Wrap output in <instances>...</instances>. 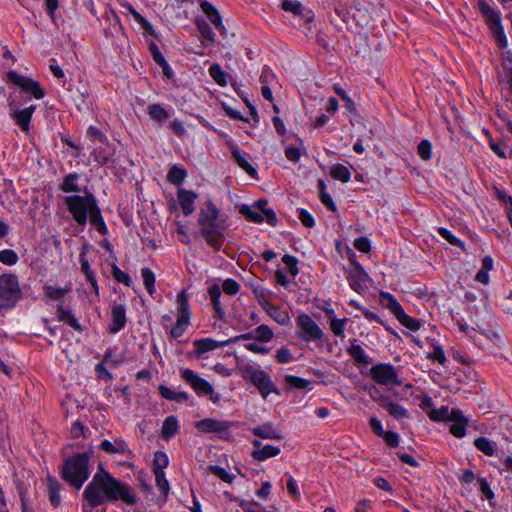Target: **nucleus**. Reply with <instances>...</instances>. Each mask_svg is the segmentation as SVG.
<instances>
[{"label":"nucleus","instance_id":"8fccbe9b","mask_svg":"<svg viewBox=\"0 0 512 512\" xmlns=\"http://www.w3.org/2000/svg\"><path fill=\"white\" fill-rule=\"evenodd\" d=\"M437 232L439 235L444 238L447 242H449L451 245L457 246L459 248L464 249V242L460 240L458 237H456L450 230H448L445 227H439L437 229Z\"/></svg>","mask_w":512,"mask_h":512},{"label":"nucleus","instance_id":"1a4fd4ad","mask_svg":"<svg viewBox=\"0 0 512 512\" xmlns=\"http://www.w3.org/2000/svg\"><path fill=\"white\" fill-rule=\"evenodd\" d=\"M369 376L375 383L381 386L395 387L403 384L397 369L391 363L373 365L369 370Z\"/></svg>","mask_w":512,"mask_h":512},{"label":"nucleus","instance_id":"f3484780","mask_svg":"<svg viewBox=\"0 0 512 512\" xmlns=\"http://www.w3.org/2000/svg\"><path fill=\"white\" fill-rule=\"evenodd\" d=\"M281 7L284 11L291 12L295 16L301 17L307 23H310L314 20V12L311 9L303 6L297 0H283Z\"/></svg>","mask_w":512,"mask_h":512},{"label":"nucleus","instance_id":"a19ab883","mask_svg":"<svg viewBox=\"0 0 512 512\" xmlns=\"http://www.w3.org/2000/svg\"><path fill=\"white\" fill-rule=\"evenodd\" d=\"M187 176L186 170L182 166L174 165L170 168L167 174V180L174 185L183 183Z\"/></svg>","mask_w":512,"mask_h":512},{"label":"nucleus","instance_id":"c9c22d12","mask_svg":"<svg viewBox=\"0 0 512 512\" xmlns=\"http://www.w3.org/2000/svg\"><path fill=\"white\" fill-rule=\"evenodd\" d=\"M81 271L85 274L87 282L92 289L98 294V284L94 272L91 270L90 264L84 254L80 255Z\"/></svg>","mask_w":512,"mask_h":512},{"label":"nucleus","instance_id":"338daca9","mask_svg":"<svg viewBox=\"0 0 512 512\" xmlns=\"http://www.w3.org/2000/svg\"><path fill=\"white\" fill-rule=\"evenodd\" d=\"M18 255L14 250L4 249L2 250V264L14 265L18 261Z\"/></svg>","mask_w":512,"mask_h":512},{"label":"nucleus","instance_id":"4c0bfd02","mask_svg":"<svg viewBox=\"0 0 512 512\" xmlns=\"http://www.w3.org/2000/svg\"><path fill=\"white\" fill-rule=\"evenodd\" d=\"M100 448L108 454L124 453L126 451V443L117 439L114 443L109 440H103L100 444Z\"/></svg>","mask_w":512,"mask_h":512},{"label":"nucleus","instance_id":"de8ad7c7","mask_svg":"<svg viewBox=\"0 0 512 512\" xmlns=\"http://www.w3.org/2000/svg\"><path fill=\"white\" fill-rule=\"evenodd\" d=\"M396 318L404 327L411 331H418L421 327L420 321L409 316L405 311L401 312Z\"/></svg>","mask_w":512,"mask_h":512},{"label":"nucleus","instance_id":"dca6fc26","mask_svg":"<svg viewBox=\"0 0 512 512\" xmlns=\"http://www.w3.org/2000/svg\"><path fill=\"white\" fill-rule=\"evenodd\" d=\"M450 415V433L456 438H463L466 435V428L469 423L468 418L458 408H452Z\"/></svg>","mask_w":512,"mask_h":512},{"label":"nucleus","instance_id":"393cba45","mask_svg":"<svg viewBox=\"0 0 512 512\" xmlns=\"http://www.w3.org/2000/svg\"><path fill=\"white\" fill-rule=\"evenodd\" d=\"M180 430L179 421L175 416H168L162 424L161 436L165 440L173 438Z\"/></svg>","mask_w":512,"mask_h":512},{"label":"nucleus","instance_id":"58836bf2","mask_svg":"<svg viewBox=\"0 0 512 512\" xmlns=\"http://www.w3.org/2000/svg\"><path fill=\"white\" fill-rule=\"evenodd\" d=\"M239 212L250 222L257 224L264 222V217L261 212L257 209H253V207L247 204L241 205Z\"/></svg>","mask_w":512,"mask_h":512},{"label":"nucleus","instance_id":"4d7b16f0","mask_svg":"<svg viewBox=\"0 0 512 512\" xmlns=\"http://www.w3.org/2000/svg\"><path fill=\"white\" fill-rule=\"evenodd\" d=\"M282 261L287 266L290 275L294 279L297 276V274L299 273V269L297 266V264H298L297 258L292 255L285 254L282 258Z\"/></svg>","mask_w":512,"mask_h":512},{"label":"nucleus","instance_id":"bf43d9fd","mask_svg":"<svg viewBox=\"0 0 512 512\" xmlns=\"http://www.w3.org/2000/svg\"><path fill=\"white\" fill-rule=\"evenodd\" d=\"M222 289L228 295H235L240 290V284L232 278H227L222 283Z\"/></svg>","mask_w":512,"mask_h":512},{"label":"nucleus","instance_id":"680f3d73","mask_svg":"<svg viewBox=\"0 0 512 512\" xmlns=\"http://www.w3.org/2000/svg\"><path fill=\"white\" fill-rule=\"evenodd\" d=\"M112 156L113 153L107 152L106 150L98 149L94 151V159L101 166L110 163L112 161Z\"/></svg>","mask_w":512,"mask_h":512},{"label":"nucleus","instance_id":"412c9836","mask_svg":"<svg viewBox=\"0 0 512 512\" xmlns=\"http://www.w3.org/2000/svg\"><path fill=\"white\" fill-rule=\"evenodd\" d=\"M198 194L193 190L179 188L177 190V199L185 216H190L195 210V201Z\"/></svg>","mask_w":512,"mask_h":512},{"label":"nucleus","instance_id":"09e8293b","mask_svg":"<svg viewBox=\"0 0 512 512\" xmlns=\"http://www.w3.org/2000/svg\"><path fill=\"white\" fill-rule=\"evenodd\" d=\"M285 382L291 388L312 389V387H311L312 381L298 377V376L287 375L285 377Z\"/></svg>","mask_w":512,"mask_h":512},{"label":"nucleus","instance_id":"423d86ee","mask_svg":"<svg viewBox=\"0 0 512 512\" xmlns=\"http://www.w3.org/2000/svg\"><path fill=\"white\" fill-rule=\"evenodd\" d=\"M64 203L74 221L81 226L87 223L89 215L98 207L95 196L87 191L84 195L73 194L66 196Z\"/></svg>","mask_w":512,"mask_h":512},{"label":"nucleus","instance_id":"603ef678","mask_svg":"<svg viewBox=\"0 0 512 512\" xmlns=\"http://www.w3.org/2000/svg\"><path fill=\"white\" fill-rule=\"evenodd\" d=\"M196 25L203 39L210 42L215 41V33L205 20H197Z\"/></svg>","mask_w":512,"mask_h":512},{"label":"nucleus","instance_id":"b1692460","mask_svg":"<svg viewBox=\"0 0 512 512\" xmlns=\"http://www.w3.org/2000/svg\"><path fill=\"white\" fill-rule=\"evenodd\" d=\"M231 155L238 166L242 168L247 174L252 177L257 174L256 169L248 161V154L241 150L238 146H231Z\"/></svg>","mask_w":512,"mask_h":512},{"label":"nucleus","instance_id":"a18cd8bd","mask_svg":"<svg viewBox=\"0 0 512 512\" xmlns=\"http://www.w3.org/2000/svg\"><path fill=\"white\" fill-rule=\"evenodd\" d=\"M318 191L321 202L330 210L336 211V205L330 196V194L326 191V184L323 180H319L318 182Z\"/></svg>","mask_w":512,"mask_h":512},{"label":"nucleus","instance_id":"a211bd4d","mask_svg":"<svg viewBox=\"0 0 512 512\" xmlns=\"http://www.w3.org/2000/svg\"><path fill=\"white\" fill-rule=\"evenodd\" d=\"M126 308L123 304L114 303L111 307V324L109 331L117 334L126 326Z\"/></svg>","mask_w":512,"mask_h":512},{"label":"nucleus","instance_id":"3c124183","mask_svg":"<svg viewBox=\"0 0 512 512\" xmlns=\"http://www.w3.org/2000/svg\"><path fill=\"white\" fill-rule=\"evenodd\" d=\"M169 460L165 452L157 451L154 454L153 459V472L164 471V469L168 466Z\"/></svg>","mask_w":512,"mask_h":512},{"label":"nucleus","instance_id":"c756f323","mask_svg":"<svg viewBox=\"0 0 512 512\" xmlns=\"http://www.w3.org/2000/svg\"><path fill=\"white\" fill-rule=\"evenodd\" d=\"M253 435L263 439H281L282 436L274 426L270 423L263 424L261 426L254 427L252 429Z\"/></svg>","mask_w":512,"mask_h":512},{"label":"nucleus","instance_id":"ddd939ff","mask_svg":"<svg viewBox=\"0 0 512 512\" xmlns=\"http://www.w3.org/2000/svg\"><path fill=\"white\" fill-rule=\"evenodd\" d=\"M347 280L355 292L362 293L367 288L369 276L359 263H355L348 272Z\"/></svg>","mask_w":512,"mask_h":512},{"label":"nucleus","instance_id":"5fc2aeb1","mask_svg":"<svg viewBox=\"0 0 512 512\" xmlns=\"http://www.w3.org/2000/svg\"><path fill=\"white\" fill-rule=\"evenodd\" d=\"M346 322L347 318L338 319L335 317H331L329 318L330 330L335 336H343Z\"/></svg>","mask_w":512,"mask_h":512},{"label":"nucleus","instance_id":"6e6d98bb","mask_svg":"<svg viewBox=\"0 0 512 512\" xmlns=\"http://www.w3.org/2000/svg\"><path fill=\"white\" fill-rule=\"evenodd\" d=\"M155 475V481L158 489L161 491V493L166 498L170 491V485L168 480L166 479L164 471L156 472Z\"/></svg>","mask_w":512,"mask_h":512},{"label":"nucleus","instance_id":"7ed1b4c3","mask_svg":"<svg viewBox=\"0 0 512 512\" xmlns=\"http://www.w3.org/2000/svg\"><path fill=\"white\" fill-rule=\"evenodd\" d=\"M227 220L228 216L211 199L206 200L200 207L197 221L200 234L215 251H220L226 240Z\"/></svg>","mask_w":512,"mask_h":512},{"label":"nucleus","instance_id":"9d476101","mask_svg":"<svg viewBox=\"0 0 512 512\" xmlns=\"http://www.w3.org/2000/svg\"><path fill=\"white\" fill-rule=\"evenodd\" d=\"M296 336L304 342L320 340L324 333L319 325L306 313L300 314L296 318Z\"/></svg>","mask_w":512,"mask_h":512},{"label":"nucleus","instance_id":"774afa93","mask_svg":"<svg viewBox=\"0 0 512 512\" xmlns=\"http://www.w3.org/2000/svg\"><path fill=\"white\" fill-rule=\"evenodd\" d=\"M113 276L119 283H122L128 287H130L132 284V279L129 276V274L120 270L117 267L113 269Z\"/></svg>","mask_w":512,"mask_h":512},{"label":"nucleus","instance_id":"c03bdc74","mask_svg":"<svg viewBox=\"0 0 512 512\" xmlns=\"http://www.w3.org/2000/svg\"><path fill=\"white\" fill-rule=\"evenodd\" d=\"M141 277H142L145 289L147 290V292L150 295H153L156 291L154 272L150 268L144 267L141 269Z\"/></svg>","mask_w":512,"mask_h":512},{"label":"nucleus","instance_id":"9b49d317","mask_svg":"<svg viewBox=\"0 0 512 512\" xmlns=\"http://www.w3.org/2000/svg\"><path fill=\"white\" fill-rule=\"evenodd\" d=\"M22 299L18 279L13 274H2V309L13 308Z\"/></svg>","mask_w":512,"mask_h":512},{"label":"nucleus","instance_id":"f257e3e1","mask_svg":"<svg viewBox=\"0 0 512 512\" xmlns=\"http://www.w3.org/2000/svg\"><path fill=\"white\" fill-rule=\"evenodd\" d=\"M6 82L10 89H20L19 92L14 91L8 96V115L13 123L28 135L31 131L32 116L37 108L36 104L30 103L31 97L43 99L45 91L39 82L13 70L7 73Z\"/></svg>","mask_w":512,"mask_h":512},{"label":"nucleus","instance_id":"4be33fe9","mask_svg":"<svg viewBox=\"0 0 512 512\" xmlns=\"http://www.w3.org/2000/svg\"><path fill=\"white\" fill-rule=\"evenodd\" d=\"M200 8L205 13V15L208 17L210 22L214 25V27L221 34H224L226 31V28L223 25L222 17L220 15L219 11L216 9V7L210 2H208L206 0H202L200 2Z\"/></svg>","mask_w":512,"mask_h":512},{"label":"nucleus","instance_id":"a878e982","mask_svg":"<svg viewBox=\"0 0 512 512\" xmlns=\"http://www.w3.org/2000/svg\"><path fill=\"white\" fill-rule=\"evenodd\" d=\"M48 498L53 507H58L61 504V484L53 477H49L47 481Z\"/></svg>","mask_w":512,"mask_h":512},{"label":"nucleus","instance_id":"f8f14e48","mask_svg":"<svg viewBox=\"0 0 512 512\" xmlns=\"http://www.w3.org/2000/svg\"><path fill=\"white\" fill-rule=\"evenodd\" d=\"M479 10L485 18L490 29L494 32V34L497 35L498 41H506L504 30L501 25V17L499 11L486 2L479 3Z\"/></svg>","mask_w":512,"mask_h":512},{"label":"nucleus","instance_id":"473e14b6","mask_svg":"<svg viewBox=\"0 0 512 512\" xmlns=\"http://www.w3.org/2000/svg\"><path fill=\"white\" fill-rule=\"evenodd\" d=\"M57 318L59 321L65 322L74 328L77 331H82V326L79 324L78 320L75 318L73 313L66 309L64 306L59 305L57 307Z\"/></svg>","mask_w":512,"mask_h":512},{"label":"nucleus","instance_id":"7c9ffc66","mask_svg":"<svg viewBox=\"0 0 512 512\" xmlns=\"http://www.w3.org/2000/svg\"><path fill=\"white\" fill-rule=\"evenodd\" d=\"M211 78L221 87L228 85L231 76L222 69L221 65L215 63L212 64L208 69Z\"/></svg>","mask_w":512,"mask_h":512},{"label":"nucleus","instance_id":"f03ea898","mask_svg":"<svg viewBox=\"0 0 512 512\" xmlns=\"http://www.w3.org/2000/svg\"><path fill=\"white\" fill-rule=\"evenodd\" d=\"M83 498H89L93 505H104L121 500L125 504L133 506L138 501L134 489L128 483L115 478L101 464L85 487Z\"/></svg>","mask_w":512,"mask_h":512},{"label":"nucleus","instance_id":"052dcab7","mask_svg":"<svg viewBox=\"0 0 512 512\" xmlns=\"http://www.w3.org/2000/svg\"><path fill=\"white\" fill-rule=\"evenodd\" d=\"M276 361L281 364H287L293 361L291 350L287 347H281L277 350L275 355Z\"/></svg>","mask_w":512,"mask_h":512},{"label":"nucleus","instance_id":"0eeeda50","mask_svg":"<svg viewBox=\"0 0 512 512\" xmlns=\"http://www.w3.org/2000/svg\"><path fill=\"white\" fill-rule=\"evenodd\" d=\"M176 320L170 327L169 335L174 338H180L191 325L192 310L188 300L186 290H182L176 297Z\"/></svg>","mask_w":512,"mask_h":512},{"label":"nucleus","instance_id":"2eb2a0df","mask_svg":"<svg viewBox=\"0 0 512 512\" xmlns=\"http://www.w3.org/2000/svg\"><path fill=\"white\" fill-rule=\"evenodd\" d=\"M233 340H214L212 338H201L193 341L194 353L200 357L207 352L214 351L220 347H224L232 343Z\"/></svg>","mask_w":512,"mask_h":512},{"label":"nucleus","instance_id":"e433bc0d","mask_svg":"<svg viewBox=\"0 0 512 512\" xmlns=\"http://www.w3.org/2000/svg\"><path fill=\"white\" fill-rule=\"evenodd\" d=\"M330 176L335 180L341 181L342 183H347L351 179V172L345 165L337 163L332 166L330 170Z\"/></svg>","mask_w":512,"mask_h":512},{"label":"nucleus","instance_id":"cd10ccee","mask_svg":"<svg viewBox=\"0 0 512 512\" xmlns=\"http://www.w3.org/2000/svg\"><path fill=\"white\" fill-rule=\"evenodd\" d=\"M122 7L131 14L133 20L137 22L144 31L149 34L154 33L152 24L146 18H144L130 3H123Z\"/></svg>","mask_w":512,"mask_h":512},{"label":"nucleus","instance_id":"49530a36","mask_svg":"<svg viewBox=\"0 0 512 512\" xmlns=\"http://www.w3.org/2000/svg\"><path fill=\"white\" fill-rule=\"evenodd\" d=\"M452 409L447 406H442L439 409H432L429 413V418L435 422H449Z\"/></svg>","mask_w":512,"mask_h":512},{"label":"nucleus","instance_id":"79ce46f5","mask_svg":"<svg viewBox=\"0 0 512 512\" xmlns=\"http://www.w3.org/2000/svg\"><path fill=\"white\" fill-rule=\"evenodd\" d=\"M266 311L280 325H287L290 321L288 313L276 305H269Z\"/></svg>","mask_w":512,"mask_h":512},{"label":"nucleus","instance_id":"6e6552de","mask_svg":"<svg viewBox=\"0 0 512 512\" xmlns=\"http://www.w3.org/2000/svg\"><path fill=\"white\" fill-rule=\"evenodd\" d=\"M181 377L199 397L208 396L213 403L220 401V395L214 392L213 386L194 370L190 368L182 369Z\"/></svg>","mask_w":512,"mask_h":512},{"label":"nucleus","instance_id":"bb28decb","mask_svg":"<svg viewBox=\"0 0 512 512\" xmlns=\"http://www.w3.org/2000/svg\"><path fill=\"white\" fill-rule=\"evenodd\" d=\"M348 354L353 358L356 362L368 365L371 363V358L365 352L361 345L356 343L354 339L350 346L347 348Z\"/></svg>","mask_w":512,"mask_h":512},{"label":"nucleus","instance_id":"20e7f679","mask_svg":"<svg viewBox=\"0 0 512 512\" xmlns=\"http://www.w3.org/2000/svg\"><path fill=\"white\" fill-rule=\"evenodd\" d=\"M93 451L75 453L64 459L60 475L70 486L79 490L91 475L90 458Z\"/></svg>","mask_w":512,"mask_h":512},{"label":"nucleus","instance_id":"0e129e2a","mask_svg":"<svg viewBox=\"0 0 512 512\" xmlns=\"http://www.w3.org/2000/svg\"><path fill=\"white\" fill-rule=\"evenodd\" d=\"M384 439L387 446L395 448L400 443V437L396 432L393 431H385L381 436Z\"/></svg>","mask_w":512,"mask_h":512},{"label":"nucleus","instance_id":"5701e85b","mask_svg":"<svg viewBox=\"0 0 512 512\" xmlns=\"http://www.w3.org/2000/svg\"><path fill=\"white\" fill-rule=\"evenodd\" d=\"M274 333L270 327L267 325H260L254 331L245 333L235 337L234 340H247V339H255L261 342H269L273 338Z\"/></svg>","mask_w":512,"mask_h":512},{"label":"nucleus","instance_id":"6ab92c4d","mask_svg":"<svg viewBox=\"0 0 512 512\" xmlns=\"http://www.w3.org/2000/svg\"><path fill=\"white\" fill-rule=\"evenodd\" d=\"M379 405L384 408L391 417L401 420L408 417V410L397 402H394L389 396H381L376 399Z\"/></svg>","mask_w":512,"mask_h":512},{"label":"nucleus","instance_id":"4468645a","mask_svg":"<svg viewBox=\"0 0 512 512\" xmlns=\"http://www.w3.org/2000/svg\"><path fill=\"white\" fill-rule=\"evenodd\" d=\"M232 423L226 420L205 418L195 423V427L201 433H223L229 431Z\"/></svg>","mask_w":512,"mask_h":512},{"label":"nucleus","instance_id":"ea45409f","mask_svg":"<svg viewBox=\"0 0 512 512\" xmlns=\"http://www.w3.org/2000/svg\"><path fill=\"white\" fill-rule=\"evenodd\" d=\"M381 298L386 307L395 315V317H397L401 312L404 311L401 304L392 294L388 292H382Z\"/></svg>","mask_w":512,"mask_h":512},{"label":"nucleus","instance_id":"37998d69","mask_svg":"<svg viewBox=\"0 0 512 512\" xmlns=\"http://www.w3.org/2000/svg\"><path fill=\"white\" fill-rule=\"evenodd\" d=\"M147 113L152 119L158 122H164L169 117V113L165 108L156 103L148 105Z\"/></svg>","mask_w":512,"mask_h":512},{"label":"nucleus","instance_id":"e2e57ef3","mask_svg":"<svg viewBox=\"0 0 512 512\" xmlns=\"http://www.w3.org/2000/svg\"><path fill=\"white\" fill-rule=\"evenodd\" d=\"M427 358L443 364L446 361L445 353L440 345H434L433 351L428 353Z\"/></svg>","mask_w":512,"mask_h":512},{"label":"nucleus","instance_id":"13d9d810","mask_svg":"<svg viewBox=\"0 0 512 512\" xmlns=\"http://www.w3.org/2000/svg\"><path fill=\"white\" fill-rule=\"evenodd\" d=\"M418 155L423 160H429L432 156V145L428 140H422L417 147Z\"/></svg>","mask_w":512,"mask_h":512},{"label":"nucleus","instance_id":"2f4dec72","mask_svg":"<svg viewBox=\"0 0 512 512\" xmlns=\"http://www.w3.org/2000/svg\"><path fill=\"white\" fill-rule=\"evenodd\" d=\"M158 389H159L160 395L163 398L170 400V401L182 403L189 399V394L187 392H184V391L176 392L166 385H160Z\"/></svg>","mask_w":512,"mask_h":512},{"label":"nucleus","instance_id":"aec40b11","mask_svg":"<svg viewBox=\"0 0 512 512\" xmlns=\"http://www.w3.org/2000/svg\"><path fill=\"white\" fill-rule=\"evenodd\" d=\"M252 445L254 450L252 451L251 456L259 462L275 457L281 451L278 446L270 444L263 445L261 441L256 439L252 441Z\"/></svg>","mask_w":512,"mask_h":512},{"label":"nucleus","instance_id":"f704fd0d","mask_svg":"<svg viewBox=\"0 0 512 512\" xmlns=\"http://www.w3.org/2000/svg\"><path fill=\"white\" fill-rule=\"evenodd\" d=\"M88 220L90 224L102 235L108 233L107 225L102 217L101 210L99 207L95 208L89 215Z\"/></svg>","mask_w":512,"mask_h":512},{"label":"nucleus","instance_id":"864d4df0","mask_svg":"<svg viewBox=\"0 0 512 512\" xmlns=\"http://www.w3.org/2000/svg\"><path fill=\"white\" fill-rule=\"evenodd\" d=\"M45 294L52 300H62L64 296L70 291L69 287H54V286H45L44 287Z\"/></svg>","mask_w":512,"mask_h":512},{"label":"nucleus","instance_id":"c85d7f7f","mask_svg":"<svg viewBox=\"0 0 512 512\" xmlns=\"http://www.w3.org/2000/svg\"><path fill=\"white\" fill-rule=\"evenodd\" d=\"M80 176L76 172H72L67 174L61 184L59 185V189L64 193H78L80 192V187L78 185V180Z\"/></svg>","mask_w":512,"mask_h":512},{"label":"nucleus","instance_id":"69168bd1","mask_svg":"<svg viewBox=\"0 0 512 512\" xmlns=\"http://www.w3.org/2000/svg\"><path fill=\"white\" fill-rule=\"evenodd\" d=\"M478 483H479V489H480V492L482 493V495L486 499H489V500L493 499L495 495L490 487L488 480L486 478L481 477L478 479Z\"/></svg>","mask_w":512,"mask_h":512},{"label":"nucleus","instance_id":"72a5a7b5","mask_svg":"<svg viewBox=\"0 0 512 512\" xmlns=\"http://www.w3.org/2000/svg\"><path fill=\"white\" fill-rule=\"evenodd\" d=\"M474 446L477 450L481 451L483 454L487 456L496 455L497 444L496 442L486 438V437H478L474 440Z\"/></svg>","mask_w":512,"mask_h":512},{"label":"nucleus","instance_id":"39448f33","mask_svg":"<svg viewBox=\"0 0 512 512\" xmlns=\"http://www.w3.org/2000/svg\"><path fill=\"white\" fill-rule=\"evenodd\" d=\"M239 369L241 376L245 380L250 381L258 389L264 399H267L271 393L280 394L271 376L266 371L262 370L258 364L244 363L240 365Z\"/></svg>","mask_w":512,"mask_h":512}]
</instances>
